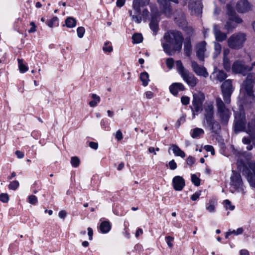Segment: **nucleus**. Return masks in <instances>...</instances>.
<instances>
[{
  "label": "nucleus",
  "instance_id": "nucleus-1",
  "mask_svg": "<svg viewBox=\"0 0 255 255\" xmlns=\"http://www.w3.org/2000/svg\"><path fill=\"white\" fill-rule=\"evenodd\" d=\"M183 36L181 32L170 30L166 32L161 41L163 51L168 55L180 52L182 47Z\"/></svg>",
  "mask_w": 255,
  "mask_h": 255
},
{
  "label": "nucleus",
  "instance_id": "nucleus-2",
  "mask_svg": "<svg viewBox=\"0 0 255 255\" xmlns=\"http://www.w3.org/2000/svg\"><path fill=\"white\" fill-rule=\"evenodd\" d=\"M177 70L184 81L190 86L195 87L198 82L197 78L188 70L186 69L180 60L176 62Z\"/></svg>",
  "mask_w": 255,
  "mask_h": 255
},
{
  "label": "nucleus",
  "instance_id": "nucleus-3",
  "mask_svg": "<svg viewBox=\"0 0 255 255\" xmlns=\"http://www.w3.org/2000/svg\"><path fill=\"white\" fill-rule=\"evenodd\" d=\"M246 40V35L244 33H237L232 35L228 39V46L233 49L241 48Z\"/></svg>",
  "mask_w": 255,
  "mask_h": 255
},
{
  "label": "nucleus",
  "instance_id": "nucleus-4",
  "mask_svg": "<svg viewBox=\"0 0 255 255\" xmlns=\"http://www.w3.org/2000/svg\"><path fill=\"white\" fill-rule=\"evenodd\" d=\"M216 103L218 113L219 115L222 123L226 124L230 118L231 113L220 98H216Z\"/></svg>",
  "mask_w": 255,
  "mask_h": 255
},
{
  "label": "nucleus",
  "instance_id": "nucleus-5",
  "mask_svg": "<svg viewBox=\"0 0 255 255\" xmlns=\"http://www.w3.org/2000/svg\"><path fill=\"white\" fill-rule=\"evenodd\" d=\"M205 99V96L201 92H198L193 95L192 107L191 110L193 118L198 114L199 111L202 110L203 103Z\"/></svg>",
  "mask_w": 255,
  "mask_h": 255
},
{
  "label": "nucleus",
  "instance_id": "nucleus-6",
  "mask_svg": "<svg viewBox=\"0 0 255 255\" xmlns=\"http://www.w3.org/2000/svg\"><path fill=\"white\" fill-rule=\"evenodd\" d=\"M226 8L227 14L228 16L229 21L227 22L225 25V28L229 31L234 28L236 26V25L232 24L231 21H235L237 23H240L242 22V20L236 15L235 11L230 3H228L226 5Z\"/></svg>",
  "mask_w": 255,
  "mask_h": 255
},
{
  "label": "nucleus",
  "instance_id": "nucleus-7",
  "mask_svg": "<svg viewBox=\"0 0 255 255\" xmlns=\"http://www.w3.org/2000/svg\"><path fill=\"white\" fill-rule=\"evenodd\" d=\"M221 88L225 103L229 104L231 102V96L234 90L232 81L229 79L225 80Z\"/></svg>",
  "mask_w": 255,
  "mask_h": 255
},
{
  "label": "nucleus",
  "instance_id": "nucleus-8",
  "mask_svg": "<svg viewBox=\"0 0 255 255\" xmlns=\"http://www.w3.org/2000/svg\"><path fill=\"white\" fill-rule=\"evenodd\" d=\"M252 70V67L245 64L242 61L237 60L235 61L232 66V70L233 73L240 74L243 76L247 75L248 72Z\"/></svg>",
  "mask_w": 255,
  "mask_h": 255
},
{
  "label": "nucleus",
  "instance_id": "nucleus-9",
  "mask_svg": "<svg viewBox=\"0 0 255 255\" xmlns=\"http://www.w3.org/2000/svg\"><path fill=\"white\" fill-rule=\"evenodd\" d=\"M231 190L232 192L238 190L243 192V183L241 176L240 174L237 173H233L231 177Z\"/></svg>",
  "mask_w": 255,
  "mask_h": 255
},
{
  "label": "nucleus",
  "instance_id": "nucleus-10",
  "mask_svg": "<svg viewBox=\"0 0 255 255\" xmlns=\"http://www.w3.org/2000/svg\"><path fill=\"white\" fill-rule=\"evenodd\" d=\"M249 169L245 171L247 174V179L250 185L255 188V162L251 161L248 163Z\"/></svg>",
  "mask_w": 255,
  "mask_h": 255
},
{
  "label": "nucleus",
  "instance_id": "nucleus-11",
  "mask_svg": "<svg viewBox=\"0 0 255 255\" xmlns=\"http://www.w3.org/2000/svg\"><path fill=\"white\" fill-rule=\"evenodd\" d=\"M191 67L193 72L198 76H203L204 78H207L209 76L206 68L199 65L196 62L192 61Z\"/></svg>",
  "mask_w": 255,
  "mask_h": 255
},
{
  "label": "nucleus",
  "instance_id": "nucleus-12",
  "mask_svg": "<svg viewBox=\"0 0 255 255\" xmlns=\"http://www.w3.org/2000/svg\"><path fill=\"white\" fill-rule=\"evenodd\" d=\"M169 1H172L177 3L178 0H158V2L160 4V8L162 12L165 14H169L170 12L171 8Z\"/></svg>",
  "mask_w": 255,
  "mask_h": 255
},
{
  "label": "nucleus",
  "instance_id": "nucleus-13",
  "mask_svg": "<svg viewBox=\"0 0 255 255\" xmlns=\"http://www.w3.org/2000/svg\"><path fill=\"white\" fill-rule=\"evenodd\" d=\"M173 188L176 191H181L185 186L184 179L180 176H175L172 179Z\"/></svg>",
  "mask_w": 255,
  "mask_h": 255
},
{
  "label": "nucleus",
  "instance_id": "nucleus-14",
  "mask_svg": "<svg viewBox=\"0 0 255 255\" xmlns=\"http://www.w3.org/2000/svg\"><path fill=\"white\" fill-rule=\"evenodd\" d=\"M206 43L205 41H202L199 43L196 46V55L198 58L201 61H204Z\"/></svg>",
  "mask_w": 255,
  "mask_h": 255
},
{
  "label": "nucleus",
  "instance_id": "nucleus-15",
  "mask_svg": "<svg viewBox=\"0 0 255 255\" xmlns=\"http://www.w3.org/2000/svg\"><path fill=\"white\" fill-rule=\"evenodd\" d=\"M250 9V4L247 0H241L237 4V9L239 12H246Z\"/></svg>",
  "mask_w": 255,
  "mask_h": 255
},
{
  "label": "nucleus",
  "instance_id": "nucleus-16",
  "mask_svg": "<svg viewBox=\"0 0 255 255\" xmlns=\"http://www.w3.org/2000/svg\"><path fill=\"white\" fill-rule=\"evenodd\" d=\"M149 0H133V8L137 13L140 12V7H143L149 4Z\"/></svg>",
  "mask_w": 255,
  "mask_h": 255
},
{
  "label": "nucleus",
  "instance_id": "nucleus-17",
  "mask_svg": "<svg viewBox=\"0 0 255 255\" xmlns=\"http://www.w3.org/2000/svg\"><path fill=\"white\" fill-rule=\"evenodd\" d=\"M205 119L206 122H211L214 119V107L212 104H209L205 107Z\"/></svg>",
  "mask_w": 255,
  "mask_h": 255
},
{
  "label": "nucleus",
  "instance_id": "nucleus-18",
  "mask_svg": "<svg viewBox=\"0 0 255 255\" xmlns=\"http://www.w3.org/2000/svg\"><path fill=\"white\" fill-rule=\"evenodd\" d=\"M206 123L212 132L217 133L220 130V125L214 119H211V122H206Z\"/></svg>",
  "mask_w": 255,
  "mask_h": 255
},
{
  "label": "nucleus",
  "instance_id": "nucleus-19",
  "mask_svg": "<svg viewBox=\"0 0 255 255\" xmlns=\"http://www.w3.org/2000/svg\"><path fill=\"white\" fill-rule=\"evenodd\" d=\"M247 133L250 134L251 139L255 141V120L253 119L248 124Z\"/></svg>",
  "mask_w": 255,
  "mask_h": 255
},
{
  "label": "nucleus",
  "instance_id": "nucleus-20",
  "mask_svg": "<svg viewBox=\"0 0 255 255\" xmlns=\"http://www.w3.org/2000/svg\"><path fill=\"white\" fill-rule=\"evenodd\" d=\"M170 92L174 95H176L179 90L184 91L185 87L181 83H175L172 84L169 88Z\"/></svg>",
  "mask_w": 255,
  "mask_h": 255
},
{
  "label": "nucleus",
  "instance_id": "nucleus-21",
  "mask_svg": "<svg viewBox=\"0 0 255 255\" xmlns=\"http://www.w3.org/2000/svg\"><path fill=\"white\" fill-rule=\"evenodd\" d=\"M214 32L216 39L218 41H223L227 38V34L221 32L217 27H214Z\"/></svg>",
  "mask_w": 255,
  "mask_h": 255
},
{
  "label": "nucleus",
  "instance_id": "nucleus-22",
  "mask_svg": "<svg viewBox=\"0 0 255 255\" xmlns=\"http://www.w3.org/2000/svg\"><path fill=\"white\" fill-rule=\"evenodd\" d=\"M245 128V121L244 118L238 120L236 117L235 130L236 131H242Z\"/></svg>",
  "mask_w": 255,
  "mask_h": 255
},
{
  "label": "nucleus",
  "instance_id": "nucleus-23",
  "mask_svg": "<svg viewBox=\"0 0 255 255\" xmlns=\"http://www.w3.org/2000/svg\"><path fill=\"white\" fill-rule=\"evenodd\" d=\"M171 147L174 154L177 156H180L182 158L185 157V153L176 144H172L171 145Z\"/></svg>",
  "mask_w": 255,
  "mask_h": 255
},
{
  "label": "nucleus",
  "instance_id": "nucleus-24",
  "mask_svg": "<svg viewBox=\"0 0 255 255\" xmlns=\"http://www.w3.org/2000/svg\"><path fill=\"white\" fill-rule=\"evenodd\" d=\"M111 228V225L109 221L102 222L100 226V229L102 233H107L109 232Z\"/></svg>",
  "mask_w": 255,
  "mask_h": 255
},
{
  "label": "nucleus",
  "instance_id": "nucleus-25",
  "mask_svg": "<svg viewBox=\"0 0 255 255\" xmlns=\"http://www.w3.org/2000/svg\"><path fill=\"white\" fill-rule=\"evenodd\" d=\"M77 21L73 17H67L65 21V24L63 25V26L65 25L68 28H73L75 27L76 25Z\"/></svg>",
  "mask_w": 255,
  "mask_h": 255
},
{
  "label": "nucleus",
  "instance_id": "nucleus-26",
  "mask_svg": "<svg viewBox=\"0 0 255 255\" xmlns=\"http://www.w3.org/2000/svg\"><path fill=\"white\" fill-rule=\"evenodd\" d=\"M158 21L157 17H151V20L149 24L151 29L156 33L158 30Z\"/></svg>",
  "mask_w": 255,
  "mask_h": 255
},
{
  "label": "nucleus",
  "instance_id": "nucleus-27",
  "mask_svg": "<svg viewBox=\"0 0 255 255\" xmlns=\"http://www.w3.org/2000/svg\"><path fill=\"white\" fill-rule=\"evenodd\" d=\"M204 133V131L203 129L196 128L193 129L191 135L192 138H196L203 135Z\"/></svg>",
  "mask_w": 255,
  "mask_h": 255
},
{
  "label": "nucleus",
  "instance_id": "nucleus-28",
  "mask_svg": "<svg viewBox=\"0 0 255 255\" xmlns=\"http://www.w3.org/2000/svg\"><path fill=\"white\" fill-rule=\"evenodd\" d=\"M91 97L93 100L89 102V106L91 107H95L97 106V104L100 102V97L95 94H92Z\"/></svg>",
  "mask_w": 255,
  "mask_h": 255
},
{
  "label": "nucleus",
  "instance_id": "nucleus-29",
  "mask_svg": "<svg viewBox=\"0 0 255 255\" xmlns=\"http://www.w3.org/2000/svg\"><path fill=\"white\" fill-rule=\"evenodd\" d=\"M140 78L142 82L143 86H147L148 84V82L149 81V76L148 73L146 72L141 73L140 74Z\"/></svg>",
  "mask_w": 255,
  "mask_h": 255
},
{
  "label": "nucleus",
  "instance_id": "nucleus-30",
  "mask_svg": "<svg viewBox=\"0 0 255 255\" xmlns=\"http://www.w3.org/2000/svg\"><path fill=\"white\" fill-rule=\"evenodd\" d=\"M214 57L216 58L221 53V50H222V46L220 43H217L216 42H215L214 43Z\"/></svg>",
  "mask_w": 255,
  "mask_h": 255
},
{
  "label": "nucleus",
  "instance_id": "nucleus-31",
  "mask_svg": "<svg viewBox=\"0 0 255 255\" xmlns=\"http://www.w3.org/2000/svg\"><path fill=\"white\" fill-rule=\"evenodd\" d=\"M128 12L130 14V16L132 17V20L133 21L138 23L141 22L142 18L140 15V12L138 13L135 11V15H132V11L131 10H129Z\"/></svg>",
  "mask_w": 255,
  "mask_h": 255
},
{
  "label": "nucleus",
  "instance_id": "nucleus-32",
  "mask_svg": "<svg viewBox=\"0 0 255 255\" xmlns=\"http://www.w3.org/2000/svg\"><path fill=\"white\" fill-rule=\"evenodd\" d=\"M184 49L185 54L189 56L191 54V44L190 41H187L184 43Z\"/></svg>",
  "mask_w": 255,
  "mask_h": 255
},
{
  "label": "nucleus",
  "instance_id": "nucleus-33",
  "mask_svg": "<svg viewBox=\"0 0 255 255\" xmlns=\"http://www.w3.org/2000/svg\"><path fill=\"white\" fill-rule=\"evenodd\" d=\"M175 19L176 22L179 25H181L182 26H184L186 24V22L185 19V16L183 13L181 14V17L176 16L175 17Z\"/></svg>",
  "mask_w": 255,
  "mask_h": 255
},
{
  "label": "nucleus",
  "instance_id": "nucleus-34",
  "mask_svg": "<svg viewBox=\"0 0 255 255\" xmlns=\"http://www.w3.org/2000/svg\"><path fill=\"white\" fill-rule=\"evenodd\" d=\"M133 42L134 43H139L142 41V35L140 33H135L132 36Z\"/></svg>",
  "mask_w": 255,
  "mask_h": 255
},
{
  "label": "nucleus",
  "instance_id": "nucleus-35",
  "mask_svg": "<svg viewBox=\"0 0 255 255\" xmlns=\"http://www.w3.org/2000/svg\"><path fill=\"white\" fill-rule=\"evenodd\" d=\"M216 77L220 82H222L227 77V75L223 71L220 70L217 72Z\"/></svg>",
  "mask_w": 255,
  "mask_h": 255
},
{
  "label": "nucleus",
  "instance_id": "nucleus-36",
  "mask_svg": "<svg viewBox=\"0 0 255 255\" xmlns=\"http://www.w3.org/2000/svg\"><path fill=\"white\" fill-rule=\"evenodd\" d=\"M17 61L20 72L24 73L28 70V68L23 63V60L22 59H18Z\"/></svg>",
  "mask_w": 255,
  "mask_h": 255
},
{
  "label": "nucleus",
  "instance_id": "nucleus-37",
  "mask_svg": "<svg viewBox=\"0 0 255 255\" xmlns=\"http://www.w3.org/2000/svg\"><path fill=\"white\" fill-rule=\"evenodd\" d=\"M223 66L227 71H229L231 70V62L228 57L223 58Z\"/></svg>",
  "mask_w": 255,
  "mask_h": 255
},
{
  "label": "nucleus",
  "instance_id": "nucleus-38",
  "mask_svg": "<svg viewBox=\"0 0 255 255\" xmlns=\"http://www.w3.org/2000/svg\"><path fill=\"white\" fill-rule=\"evenodd\" d=\"M151 17H157L159 16V12L158 11L157 8L153 5H150Z\"/></svg>",
  "mask_w": 255,
  "mask_h": 255
},
{
  "label": "nucleus",
  "instance_id": "nucleus-39",
  "mask_svg": "<svg viewBox=\"0 0 255 255\" xmlns=\"http://www.w3.org/2000/svg\"><path fill=\"white\" fill-rule=\"evenodd\" d=\"M18 186L19 182L16 180H14L9 183L8 188L10 190H15Z\"/></svg>",
  "mask_w": 255,
  "mask_h": 255
},
{
  "label": "nucleus",
  "instance_id": "nucleus-40",
  "mask_svg": "<svg viewBox=\"0 0 255 255\" xmlns=\"http://www.w3.org/2000/svg\"><path fill=\"white\" fill-rule=\"evenodd\" d=\"M71 163L73 167H77L79 165L80 160L76 156L72 157L71 159Z\"/></svg>",
  "mask_w": 255,
  "mask_h": 255
},
{
  "label": "nucleus",
  "instance_id": "nucleus-41",
  "mask_svg": "<svg viewBox=\"0 0 255 255\" xmlns=\"http://www.w3.org/2000/svg\"><path fill=\"white\" fill-rule=\"evenodd\" d=\"M191 180L195 186H199L200 185V179L195 174L192 175Z\"/></svg>",
  "mask_w": 255,
  "mask_h": 255
},
{
  "label": "nucleus",
  "instance_id": "nucleus-42",
  "mask_svg": "<svg viewBox=\"0 0 255 255\" xmlns=\"http://www.w3.org/2000/svg\"><path fill=\"white\" fill-rule=\"evenodd\" d=\"M28 201L30 204L32 205L36 204L38 202L37 197L33 195H31L28 196Z\"/></svg>",
  "mask_w": 255,
  "mask_h": 255
},
{
  "label": "nucleus",
  "instance_id": "nucleus-43",
  "mask_svg": "<svg viewBox=\"0 0 255 255\" xmlns=\"http://www.w3.org/2000/svg\"><path fill=\"white\" fill-rule=\"evenodd\" d=\"M85 32V29L84 27H78L77 29V35L79 38H81L83 37Z\"/></svg>",
  "mask_w": 255,
  "mask_h": 255
},
{
  "label": "nucleus",
  "instance_id": "nucleus-44",
  "mask_svg": "<svg viewBox=\"0 0 255 255\" xmlns=\"http://www.w3.org/2000/svg\"><path fill=\"white\" fill-rule=\"evenodd\" d=\"M225 207L226 209H230V210H233L235 208V206L231 204V202L229 200H225L224 201Z\"/></svg>",
  "mask_w": 255,
  "mask_h": 255
},
{
  "label": "nucleus",
  "instance_id": "nucleus-45",
  "mask_svg": "<svg viewBox=\"0 0 255 255\" xmlns=\"http://www.w3.org/2000/svg\"><path fill=\"white\" fill-rule=\"evenodd\" d=\"M9 200V197L6 193H2L0 195V201L3 203H7Z\"/></svg>",
  "mask_w": 255,
  "mask_h": 255
},
{
  "label": "nucleus",
  "instance_id": "nucleus-46",
  "mask_svg": "<svg viewBox=\"0 0 255 255\" xmlns=\"http://www.w3.org/2000/svg\"><path fill=\"white\" fill-rule=\"evenodd\" d=\"M58 17L54 16L51 19L47 21V25L50 27H52L55 25V22L58 21Z\"/></svg>",
  "mask_w": 255,
  "mask_h": 255
},
{
  "label": "nucleus",
  "instance_id": "nucleus-47",
  "mask_svg": "<svg viewBox=\"0 0 255 255\" xmlns=\"http://www.w3.org/2000/svg\"><path fill=\"white\" fill-rule=\"evenodd\" d=\"M206 209L210 212H214L215 211V206L212 202H210L207 204Z\"/></svg>",
  "mask_w": 255,
  "mask_h": 255
},
{
  "label": "nucleus",
  "instance_id": "nucleus-48",
  "mask_svg": "<svg viewBox=\"0 0 255 255\" xmlns=\"http://www.w3.org/2000/svg\"><path fill=\"white\" fill-rule=\"evenodd\" d=\"M185 119H186V116L185 115H183L182 116H181L179 119L178 120V121H177L176 123V127L177 128H179V127L180 126L181 123H184L185 122Z\"/></svg>",
  "mask_w": 255,
  "mask_h": 255
},
{
  "label": "nucleus",
  "instance_id": "nucleus-49",
  "mask_svg": "<svg viewBox=\"0 0 255 255\" xmlns=\"http://www.w3.org/2000/svg\"><path fill=\"white\" fill-rule=\"evenodd\" d=\"M109 42H106L104 44V46L103 47V50L105 52H111L112 51V50H113L112 46L111 45H109Z\"/></svg>",
  "mask_w": 255,
  "mask_h": 255
},
{
  "label": "nucleus",
  "instance_id": "nucleus-50",
  "mask_svg": "<svg viewBox=\"0 0 255 255\" xmlns=\"http://www.w3.org/2000/svg\"><path fill=\"white\" fill-rule=\"evenodd\" d=\"M166 63L168 68L171 69L174 65V60L172 58H168L166 59Z\"/></svg>",
  "mask_w": 255,
  "mask_h": 255
},
{
  "label": "nucleus",
  "instance_id": "nucleus-51",
  "mask_svg": "<svg viewBox=\"0 0 255 255\" xmlns=\"http://www.w3.org/2000/svg\"><path fill=\"white\" fill-rule=\"evenodd\" d=\"M167 241V244L169 247L172 248L173 247V244L172 242L173 241L174 238L171 236H167L165 238Z\"/></svg>",
  "mask_w": 255,
  "mask_h": 255
},
{
  "label": "nucleus",
  "instance_id": "nucleus-52",
  "mask_svg": "<svg viewBox=\"0 0 255 255\" xmlns=\"http://www.w3.org/2000/svg\"><path fill=\"white\" fill-rule=\"evenodd\" d=\"M168 164L170 169L171 170H174L177 168V164L173 159L169 161Z\"/></svg>",
  "mask_w": 255,
  "mask_h": 255
},
{
  "label": "nucleus",
  "instance_id": "nucleus-53",
  "mask_svg": "<svg viewBox=\"0 0 255 255\" xmlns=\"http://www.w3.org/2000/svg\"><path fill=\"white\" fill-rule=\"evenodd\" d=\"M195 162V158L191 156H189L186 159V163L189 165H192Z\"/></svg>",
  "mask_w": 255,
  "mask_h": 255
},
{
  "label": "nucleus",
  "instance_id": "nucleus-54",
  "mask_svg": "<svg viewBox=\"0 0 255 255\" xmlns=\"http://www.w3.org/2000/svg\"><path fill=\"white\" fill-rule=\"evenodd\" d=\"M189 101H190V98L188 97H187V96L182 97L181 102L183 105H188L189 103Z\"/></svg>",
  "mask_w": 255,
  "mask_h": 255
},
{
  "label": "nucleus",
  "instance_id": "nucleus-55",
  "mask_svg": "<svg viewBox=\"0 0 255 255\" xmlns=\"http://www.w3.org/2000/svg\"><path fill=\"white\" fill-rule=\"evenodd\" d=\"M243 232V229L242 228H239L236 231L234 230L231 231L232 234H234L235 235H239L242 234Z\"/></svg>",
  "mask_w": 255,
  "mask_h": 255
},
{
  "label": "nucleus",
  "instance_id": "nucleus-56",
  "mask_svg": "<svg viewBox=\"0 0 255 255\" xmlns=\"http://www.w3.org/2000/svg\"><path fill=\"white\" fill-rule=\"evenodd\" d=\"M30 25L31 26V28L29 29V33H33L36 31V26L34 22L32 21L30 23Z\"/></svg>",
  "mask_w": 255,
  "mask_h": 255
},
{
  "label": "nucleus",
  "instance_id": "nucleus-57",
  "mask_svg": "<svg viewBox=\"0 0 255 255\" xmlns=\"http://www.w3.org/2000/svg\"><path fill=\"white\" fill-rule=\"evenodd\" d=\"M67 215V213L65 210H61L59 212L58 216L62 219H64Z\"/></svg>",
  "mask_w": 255,
  "mask_h": 255
},
{
  "label": "nucleus",
  "instance_id": "nucleus-58",
  "mask_svg": "<svg viewBox=\"0 0 255 255\" xmlns=\"http://www.w3.org/2000/svg\"><path fill=\"white\" fill-rule=\"evenodd\" d=\"M205 149L207 151H210L212 155H214L215 154L214 149V148H213V147L212 146H211V145H206L205 146Z\"/></svg>",
  "mask_w": 255,
  "mask_h": 255
},
{
  "label": "nucleus",
  "instance_id": "nucleus-59",
  "mask_svg": "<svg viewBox=\"0 0 255 255\" xmlns=\"http://www.w3.org/2000/svg\"><path fill=\"white\" fill-rule=\"evenodd\" d=\"M116 138L119 140H121L123 138V134L121 130H118L117 131L116 134Z\"/></svg>",
  "mask_w": 255,
  "mask_h": 255
},
{
  "label": "nucleus",
  "instance_id": "nucleus-60",
  "mask_svg": "<svg viewBox=\"0 0 255 255\" xmlns=\"http://www.w3.org/2000/svg\"><path fill=\"white\" fill-rule=\"evenodd\" d=\"M89 146L94 149H97L98 147V144L97 142L91 141L89 143Z\"/></svg>",
  "mask_w": 255,
  "mask_h": 255
},
{
  "label": "nucleus",
  "instance_id": "nucleus-61",
  "mask_svg": "<svg viewBox=\"0 0 255 255\" xmlns=\"http://www.w3.org/2000/svg\"><path fill=\"white\" fill-rule=\"evenodd\" d=\"M200 196V193L196 192L192 195L191 199L193 201H196L199 198Z\"/></svg>",
  "mask_w": 255,
  "mask_h": 255
},
{
  "label": "nucleus",
  "instance_id": "nucleus-62",
  "mask_svg": "<svg viewBox=\"0 0 255 255\" xmlns=\"http://www.w3.org/2000/svg\"><path fill=\"white\" fill-rule=\"evenodd\" d=\"M145 96L146 98L150 99L153 97L154 94L151 91H147L145 92Z\"/></svg>",
  "mask_w": 255,
  "mask_h": 255
},
{
  "label": "nucleus",
  "instance_id": "nucleus-63",
  "mask_svg": "<svg viewBox=\"0 0 255 255\" xmlns=\"http://www.w3.org/2000/svg\"><path fill=\"white\" fill-rule=\"evenodd\" d=\"M88 230V235L89 236V240H91L92 239V236L93 235V232L92 228L89 227L87 229Z\"/></svg>",
  "mask_w": 255,
  "mask_h": 255
},
{
  "label": "nucleus",
  "instance_id": "nucleus-64",
  "mask_svg": "<svg viewBox=\"0 0 255 255\" xmlns=\"http://www.w3.org/2000/svg\"><path fill=\"white\" fill-rule=\"evenodd\" d=\"M15 154L17 155L18 158H22L24 157V153L19 150L15 151Z\"/></svg>",
  "mask_w": 255,
  "mask_h": 255
}]
</instances>
